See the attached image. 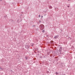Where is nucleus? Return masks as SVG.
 Returning a JSON list of instances; mask_svg holds the SVG:
<instances>
[{"mask_svg": "<svg viewBox=\"0 0 75 75\" xmlns=\"http://www.w3.org/2000/svg\"><path fill=\"white\" fill-rule=\"evenodd\" d=\"M39 27L41 30H43L44 28V25H40Z\"/></svg>", "mask_w": 75, "mask_h": 75, "instance_id": "nucleus-1", "label": "nucleus"}, {"mask_svg": "<svg viewBox=\"0 0 75 75\" xmlns=\"http://www.w3.org/2000/svg\"><path fill=\"white\" fill-rule=\"evenodd\" d=\"M62 50V47H60L59 50V52H61Z\"/></svg>", "mask_w": 75, "mask_h": 75, "instance_id": "nucleus-2", "label": "nucleus"}, {"mask_svg": "<svg viewBox=\"0 0 75 75\" xmlns=\"http://www.w3.org/2000/svg\"><path fill=\"white\" fill-rule=\"evenodd\" d=\"M25 48H30V47L28 46H25Z\"/></svg>", "mask_w": 75, "mask_h": 75, "instance_id": "nucleus-3", "label": "nucleus"}, {"mask_svg": "<svg viewBox=\"0 0 75 75\" xmlns=\"http://www.w3.org/2000/svg\"><path fill=\"white\" fill-rule=\"evenodd\" d=\"M49 8H50V9H52V6H49Z\"/></svg>", "mask_w": 75, "mask_h": 75, "instance_id": "nucleus-4", "label": "nucleus"}, {"mask_svg": "<svg viewBox=\"0 0 75 75\" xmlns=\"http://www.w3.org/2000/svg\"><path fill=\"white\" fill-rule=\"evenodd\" d=\"M55 9L56 11H58V9L57 8H55Z\"/></svg>", "mask_w": 75, "mask_h": 75, "instance_id": "nucleus-5", "label": "nucleus"}, {"mask_svg": "<svg viewBox=\"0 0 75 75\" xmlns=\"http://www.w3.org/2000/svg\"><path fill=\"white\" fill-rule=\"evenodd\" d=\"M54 38L55 39H57V38H58V36H56L54 37Z\"/></svg>", "mask_w": 75, "mask_h": 75, "instance_id": "nucleus-6", "label": "nucleus"}, {"mask_svg": "<svg viewBox=\"0 0 75 75\" xmlns=\"http://www.w3.org/2000/svg\"><path fill=\"white\" fill-rule=\"evenodd\" d=\"M0 69H1V71H3V68H1V67L0 66Z\"/></svg>", "mask_w": 75, "mask_h": 75, "instance_id": "nucleus-7", "label": "nucleus"}, {"mask_svg": "<svg viewBox=\"0 0 75 75\" xmlns=\"http://www.w3.org/2000/svg\"><path fill=\"white\" fill-rule=\"evenodd\" d=\"M25 59H26V60H27V59H28V58L26 56H25Z\"/></svg>", "mask_w": 75, "mask_h": 75, "instance_id": "nucleus-8", "label": "nucleus"}, {"mask_svg": "<svg viewBox=\"0 0 75 75\" xmlns=\"http://www.w3.org/2000/svg\"><path fill=\"white\" fill-rule=\"evenodd\" d=\"M55 74H56V75H58V72H56Z\"/></svg>", "mask_w": 75, "mask_h": 75, "instance_id": "nucleus-9", "label": "nucleus"}, {"mask_svg": "<svg viewBox=\"0 0 75 75\" xmlns=\"http://www.w3.org/2000/svg\"><path fill=\"white\" fill-rule=\"evenodd\" d=\"M61 66H62V63H61L60 65Z\"/></svg>", "mask_w": 75, "mask_h": 75, "instance_id": "nucleus-10", "label": "nucleus"}, {"mask_svg": "<svg viewBox=\"0 0 75 75\" xmlns=\"http://www.w3.org/2000/svg\"><path fill=\"white\" fill-rule=\"evenodd\" d=\"M42 32L43 33H44V32H45V30H42Z\"/></svg>", "mask_w": 75, "mask_h": 75, "instance_id": "nucleus-11", "label": "nucleus"}, {"mask_svg": "<svg viewBox=\"0 0 75 75\" xmlns=\"http://www.w3.org/2000/svg\"><path fill=\"white\" fill-rule=\"evenodd\" d=\"M41 17V16H40V15H39V17Z\"/></svg>", "mask_w": 75, "mask_h": 75, "instance_id": "nucleus-12", "label": "nucleus"}, {"mask_svg": "<svg viewBox=\"0 0 75 75\" xmlns=\"http://www.w3.org/2000/svg\"><path fill=\"white\" fill-rule=\"evenodd\" d=\"M67 7H68V8H69V6H67Z\"/></svg>", "mask_w": 75, "mask_h": 75, "instance_id": "nucleus-13", "label": "nucleus"}, {"mask_svg": "<svg viewBox=\"0 0 75 75\" xmlns=\"http://www.w3.org/2000/svg\"><path fill=\"white\" fill-rule=\"evenodd\" d=\"M41 18H42V17H43V16H41Z\"/></svg>", "mask_w": 75, "mask_h": 75, "instance_id": "nucleus-14", "label": "nucleus"}, {"mask_svg": "<svg viewBox=\"0 0 75 75\" xmlns=\"http://www.w3.org/2000/svg\"><path fill=\"white\" fill-rule=\"evenodd\" d=\"M48 71H47V73H48Z\"/></svg>", "mask_w": 75, "mask_h": 75, "instance_id": "nucleus-15", "label": "nucleus"}, {"mask_svg": "<svg viewBox=\"0 0 75 75\" xmlns=\"http://www.w3.org/2000/svg\"><path fill=\"white\" fill-rule=\"evenodd\" d=\"M0 1H2V0H0Z\"/></svg>", "mask_w": 75, "mask_h": 75, "instance_id": "nucleus-16", "label": "nucleus"}, {"mask_svg": "<svg viewBox=\"0 0 75 75\" xmlns=\"http://www.w3.org/2000/svg\"><path fill=\"white\" fill-rule=\"evenodd\" d=\"M40 22H41V21H40Z\"/></svg>", "mask_w": 75, "mask_h": 75, "instance_id": "nucleus-17", "label": "nucleus"}, {"mask_svg": "<svg viewBox=\"0 0 75 75\" xmlns=\"http://www.w3.org/2000/svg\"><path fill=\"white\" fill-rule=\"evenodd\" d=\"M69 0H68L69 1Z\"/></svg>", "mask_w": 75, "mask_h": 75, "instance_id": "nucleus-18", "label": "nucleus"}]
</instances>
